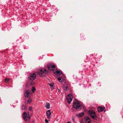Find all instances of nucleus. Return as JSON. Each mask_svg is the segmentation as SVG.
I'll list each match as a JSON object with an SVG mask.
<instances>
[{
  "label": "nucleus",
  "instance_id": "1",
  "mask_svg": "<svg viewBox=\"0 0 123 123\" xmlns=\"http://www.w3.org/2000/svg\"><path fill=\"white\" fill-rule=\"evenodd\" d=\"M88 113L92 118L94 119H96L97 118V116L94 111L92 110H89L88 111Z\"/></svg>",
  "mask_w": 123,
  "mask_h": 123
},
{
  "label": "nucleus",
  "instance_id": "2",
  "mask_svg": "<svg viewBox=\"0 0 123 123\" xmlns=\"http://www.w3.org/2000/svg\"><path fill=\"white\" fill-rule=\"evenodd\" d=\"M73 106L74 108L76 109L80 108L83 106V105H81L79 102L77 101L74 102L73 104Z\"/></svg>",
  "mask_w": 123,
  "mask_h": 123
},
{
  "label": "nucleus",
  "instance_id": "3",
  "mask_svg": "<svg viewBox=\"0 0 123 123\" xmlns=\"http://www.w3.org/2000/svg\"><path fill=\"white\" fill-rule=\"evenodd\" d=\"M47 73V72L46 69H44L43 70L42 69H41L38 72V74L40 76L42 77L44 76L45 74Z\"/></svg>",
  "mask_w": 123,
  "mask_h": 123
},
{
  "label": "nucleus",
  "instance_id": "4",
  "mask_svg": "<svg viewBox=\"0 0 123 123\" xmlns=\"http://www.w3.org/2000/svg\"><path fill=\"white\" fill-rule=\"evenodd\" d=\"M47 67L49 70H54L56 66L55 65H53L52 64H49L48 65Z\"/></svg>",
  "mask_w": 123,
  "mask_h": 123
},
{
  "label": "nucleus",
  "instance_id": "5",
  "mask_svg": "<svg viewBox=\"0 0 123 123\" xmlns=\"http://www.w3.org/2000/svg\"><path fill=\"white\" fill-rule=\"evenodd\" d=\"M36 78V75L34 73H32L31 74L30 76L28 77L29 80L31 81L34 80Z\"/></svg>",
  "mask_w": 123,
  "mask_h": 123
},
{
  "label": "nucleus",
  "instance_id": "6",
  "mask_svg": "<svg viewBox=\"0 0 123 123\" xmlns=\"http://www.w3.org/2000/svg\"><path fill=\"white\" fill-rule=\"evenodd\" d=\"M71 95V94H70L67 96V99L68 103H70L72 100Z\"/></svg>",
  "mask_w": 123,
  "mask_h": 123
},
{
  "label": "nucleus",
  "instance_id": "7",
  "mask_svg": "<svg viewBox=\"0 0 123 123\" xmlns=\"http://www.w3.org/2000/svg\"><path fill=\"white\" fill-rule=\"evenodd\" d=\"M22 116L25 121H27L28 119H29V118L28 117L27 114L26 112H24L23 113Z\"/></svg>",
  "mask_w": 123,
  "mask_h": 123
},
{
  "label": "nucleus",
  "instance_id": "8",
  "mask_svg": "<svg viewBox=\"0 0 123 123\" xmlns=\"http://www.w3.org/2000/svg\"><path fill=\"white\" fill-rule=\"evenodd\" d=\"M105 108L104 106H99L98 108V111L99 112H101L105 110Z\"/></svg>",
  "mask_w": 123,
  "mask_h": 123
},
{
  "label": "nucleus",
  "instance_id": "9",
  "mask_svg": "<svg viewBox=\"0 0 123 123\" xmlns=\"http://www.w3.org/2000/svg\"><path fill=\"white\" fill-rule=\"evenodd\" d=\"M50 110H49L47 111L46 112V114L47 118L49 119H50L51 118L50 115L51 114V112Z\"/></svg>",
  "mask_w": 123,
  "mask_h": 123
},
{
  "label": "nucleus",
  "instance_id": "10",
  "mask_svg": "<svg viewBox=\"0 0 123 123\" xmlns=\"http://www.w3.org/2000/svg\"><path fill=\"white\" fill-rule=\"evenodd\" d=\"M31 94V92L29 90H28L26 91L25 95L26 97H28Z\"/></svg>",
  "mask_w": 123,
  "mask_h": 123
},
{
  "label": "nucleus",
  "instance_id": "11",
  "mask_svg": "<svg viewBox=\"0 0 123 123\" xmlns=\"http://www.w3.org/2000/svg\"><path fill=\"white\" fill-rule=\"evenodd\" d=\"M85 123H90L91 120L89 117H87L85 118Z\"/></svg>",
  "mask_w": 123,
  "mask_h": 123
},
{
  "label": "nucleus",
  "instance_id": "12",
  "mask_svg": "<svg viewBox=\"0 0 123 123\" xmlns=\"http://www.w3.org/2000/svg\"><path fill=\"white\" fill-rule=\"evenodd\" d=\"M84 113L81 112L80 113H77L76 114V116L78 117H82L84 115Z\"/></svg>",
  "mask_w": 123,
  "mask_h": 123
},
{
  "label": "nucleus",
  "instance_id": "13",
  "mask_svg": "<svg viewBox=\"0 0 123 123\" xmlns=\"http://www.w3.org/2000/svg\"><path fill=\"white\" fill-rule=\"evenodd\" d=\"M45 106L47 109H50V104L48 103H46Z\"/></svg>",
  "mask_w": 123,
  "mask_h": 123
},
{
  "label": "nucleus",
  "instance_id": "14",
  "mask_svg": "<svg viewBox=\"0 0 123 123\" xmlns=\"http://www.w3.org/2000/svg\"><path fill=\"white\" fill-rule=\"evenodd\" d=\"M21 109L22 110H26V107L25 105L24 104H22L21 106Z\"/></svg>",
  "mask_w": 123,
  "mask_h": 123
},
{
  "label": "nucleus",
  "instance_id": "15",
  "mask_svg": "<svg viewBox=\"0 0 123 123\" xmlns=\"http://www.w3.org/2000/svg\"><path fill=\"white\" fill-rule=\"evenodd\" d=\"M55 73L57 75H60L62 74V72L60 71L57 70L55 72Z\"/></svg>",
  "mask_w": 123,
  "mask_h": 123
},
{
  "label": "nucleus",
  "instance_id": "16",
  "mask_svg": "<svg viewBox=\"0 0 123 123\" xmlns=\"http://www.w3.org/2000/svg\"><path fill=\"white\" fill-rule=\"evenodd\" d=\"M63 88V89L65 91H67L68 89V87L66 85H64Z\"/></svg>",
  "mask_w": 123,
  "mask_h": 123
},
{
  "label": "nucleus",
  "instance_id": "17",
  "mask_svg": "<svg viewBox=\"0 0 123 123\" xmlns=\"http://www.w3.org/2000/svg\"><path fill=\"white\" fill-rule=\"evenodd\" d=\"M63 79L62 77H59L58 78V80L61 82H63V80H62Z\"/></svg>",
  "mask_w": 123,
  "mask_h": 123
},
{
  "label": "nucleus",
  "instance_id": "18",
  "mask_svg": "<svg viewBox=\"0 0 123 123\" xmlns=\"http://www.w3.org/2000/svg\"><path fill=\"white\" fill-rule=\"evenodd\" d=\"M49 85L50 86L52 90L54 89V88L53 86V83H52L51 84H49Z\"/></svg>",
  "mask_w": 123,
  "mask_h": 123
},
{
  "label": "nucleus",
  "instance_id": "19",
  "mask_svg": "<svg viewBox=\"0 0 123 123\" xmlns=\"http://www.w3.org/2000/svg\"><path fill=\"white\" fill-rule=\"evenodd\" d=\"M35 89L34 87H32L31 88V91H32L33 92H34L35 91Z\"/></svg>",
  "mask_w": 123,
  "mask_h": 123
},
{
  "label": "nucleus",
  "instance_id": "20",
  "mask_svg": "<svg viewBox=\"0 0 123 123\" xmlns=\"http://www.w3.org/2000/svg\"><path fill=\"white\" fill-rule=\"evenodd\" d=\"M31 100L30 99H29L27 101V103L28 104L30 103L31 102Z\"/></svg>",
  "mask_w": 123,
  "mask_h": 123
},
{
  "label": "nucleus",
  "instance_id": "21",
  "mask_svg": "<svg viewBox=\"0 0 123 123\" xmlns=\"http://www.w3.org/2000/svg\"><path fill=\"white\" fill-rule=\"evenodd\" d=\"M9 80V79L7 78H6L5 79V81L6 82H8Z\"/></svg>",
  "mask_w": 123,
  "mask_h": 123
},
{
  "label": "nucleus",
  "instance_id": "22",
  "mask_svg": "<svg viewBox=\"0 0 123 123\" xmlns=\"http://www.w3.org/2000/svg\"><path fill=\"white\" fill-rule=\"evenodd\" d=\"M72 120H73V121L74 122V123H75V121L74 120V117H72Z\"/></svg>",
  "mask_w": 123,
  "mask_h": 123
},
{
  "label": "nucleus",
  "instance_id": "23",
  "mask_svg": "<svg viewBox=\"0 0 123 123\" xmlns=\"http://www.w3.org/2000/svg\"><path fill=\"white\" fill-rule=\"evenodd\" d=\"M29 110L30 111H32V108L31 107H30L29 108Z\"/></svg>",
  "mask_w": 123,
  "mask_h": 123
},
{
  "label": "nucleus",
  "instance_id": "24",
  "mask_svg": "<svg viewBox=\"0 0 123 123\" xmlns=\"http://www.w3.org/2000/svg\"><path fill=\"white\" fill-rule=\"evenodd\" d=\"M45 123H48V120L46 119H45Z\"/></svg>",
  "mask_w": 123,
  "mask_h": 123
},
{
  "label": "nucleus",
  "instance_id": "25",
  "mask_svg": "<svg viewBox=\"0 0 123 123\" xmlns=\"http://www.w3.org/2000/svg\"><path fill=\"white\" fill-rule=\"evenodd\" d=\"M67 123H71L70 122H68Z\"/></svg>",
  "mask_w": 123,
  "mask_h": 123
},
{
  "label": "nucleus",
  "instance_id": "26",
  "mask_svg": "<svg viewBox=\"0 0 123 123\" xmlns=\"http://www.w3.org/2000/svg\"><path fill=\"white\" fill-rule=\"evenodd\" d=\"M60 90L59 89V90H58V91H59Z\"/></svg>",
  "mask_w": 123,
  "mask_h": 123
},
{
  "label": "nucleus",
  "instance_id": "27",
  "mask_svg": "<svg viewBox=\"0 0 123 123\" xmlns=\"http://www.w3.org/2000/svg\"><path fill=\"white\" fill-rule=\"evenodd\" d=\"M60 90L59 89V90H58V91H59Z\"/></svg>",
  "mask_w": 123,
  "mask_h": 123
}]
</instances>
